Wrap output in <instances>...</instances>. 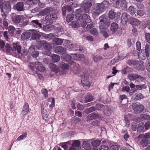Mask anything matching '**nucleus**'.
Masks as SVG:
<instances>
[{"instance_id": "obj_24", "label": "nucleus", "mask_w": 150, "mask_h": 150, "mask_svg": "<svg viewBox=\"0 0 150 150\" xmlns=\"http://www.w3.org/2000/svg\"><path fill=\"white\" fill-rule=\"evenodd\" d=\"M81 21H83V22L89 23L91 22V20L90 19V16L88 15L87 14H85L83 15L82 17V20Z\"/></svg>"}, {"instance_id": "obj_30", "label": "nucleus", "mask_w": 150, "mask_h": 150, "mask_svg": "<svg viewBox=\"0 0 150 150\" xmlns=\"http://www.w3.org/2000/svg\"><path fill=\"white\" fill-rule=\"evenodd\" d=\"M73 71L74 73L76 74H78L80 72V69L79 64H75L74 67Z\"/></svg>"}, {"instance_id": "obj_61", "label": "nucleus", "mask_w": 150, "mask_h": 150, "mask_svg": "<svg viewBox=\"0 0 150 150\" xmlns=\"http://www.w3.org/2000/svg\"><path fill=\"white\" fill-rule=\"evenodd\" d=\"M80 142L78 140H75L73 143L72 146H73L74 147H78L80 145Z\"/></svg>"}, {"instance_id": "obj_13", "label": "nucleus", "mask_w": 150, "mask_h": 150, "mask_svg": "<svg viewBox=\"0 0 150 150\" xmlns=\"http://www.w3.org/2000/svg\"><path fill=\"white\" fill-rule=\"evenodd\" d=\"M132 107L134 112L136 113H139L144 109V107L142 105H134L132 106Z\"/></svg>"}, {"instance_id": "obj_42", "label": "nucleus", "mask_w": 150, "mask_h": 150, "mask_svg": "<svg viewBox=\"0 0 150 150\" xmlns=\"http://www.w3.org/2000/svg\"><path fill=\"white\" fill-rule=\"evenodd\" d=\"M41 37L40 34L38 33H33L32 35L31 38L33 40H36L40 38Z\"/></svg>"}, {"instance_id": "obj_11", "label": "nucleus", "mask_w": 150, "mask_h": 150, "mask_svg": "<svg viewBox=\"0 0 150 150\" xmlns=\"http://www.w3.org/2000/svg\"><path fill=\"white\" fill-rule=\"evenodd\" d=\"M37 47L33 46L30 47L28 49L29 53L34 58L37 57L39 55V52L37 51Z\"/></svg>"}, {"instance_id": "obj_41", "label": "nucleus", "mask_w": 150, "mask_h": 150, "mask_svg": "<svg viewBox=\"0 0 150 150\" xmlns=\"http://www.w3.org/2000/svg\"><path fill=\"white\" fill-rule=\"evenodd\" d=\"M71 56L69 55L66 54L63 56V58L64 61L68 62L71 60Z\"/></svg>"}, {"instance_id": "obj_44", "label": "nucleus", "mask_w": 150, "mask_h": 150, "mask_svg": "<svg viewBox=\"0 0 150 150\" xmlns=\"http://www.w3.org/2000/svg\"><path fill=\"white\" fill-rule=\"evenodd\" d=\"M95 108L94 107H91L90 108L86 109L84 110V112L87 114H88L91 112L95 110Z\"/></svg>"}, {"instance_id": "obj_6", "label": "nucleus", "mask_w": 150, "mask_h": 150, "mask_svg": "<svg viewBox=\"0 0 150 150\" xmlns=\"http://www.w3.org/2000/svg\"><path fill=\"white\" fill-rule=\"evenodd\" d=\"M33 70L36 69L40 72H44L45 68L43 66V65L40 62H36L33 63L30 65Z\"/></svg>"}, {"instance_id": "obj_31", "label": "nucleus", "mask_w": 150, "mask_h": 150, "mask_svg": "<svg viewBox=\"0 0 150 150\" xmlns=\"http://www.w3.org/2000/svg\"><path fill=\"white\" fill-rule=\"evenodd\" d=\"M51 57L53 62H58L60 59V57L59 56L54 54H52L51 55Z\"/></svg>"}, {"instance_id": "obj_43", "label": "nucleus", "mask_w": 150, "mask_h": 150, "mask_svg": "<svg viewBox=\"0 0 150 150\" xmlns=\"http://www.w3.org/2000/svg\"><path fill=\"white\" fill-rule=\"evenodd\" d=\"M5 48L6 52L8 53H12V47L8 43H6L5 46Z\"/></svg>"}, {"instance_id": "obj_12", "label": "nucleus", "mask_w": 150, "mask_h": 150, "mask_svg": "<svg viewBox=\"0 0 150 150\" xmlns=\"http://www.w3.org/2000/svg\"><path fill=\"white\" fill-rule=\"evenodd\" d=\"M24 18L23 16L18 15L12 16L11 19L12 21L14 23L18 24L23 21Z\"/></svg>"}, {"instance_id": "obj_51", "label": "nucleus", "mask_w": 150, "mask_h": 150, "mask_svg": "<svg viewBox=\"0 0 150 150\" xmlns=\"http://www.w3.org/2000/svg\"><path fill=\"white\" fill-rule=\"evenodd\" d=\"M8 31L10 33L13 34L15 30V28L12 25H10L8 28Z\"/></svg>"}, {"instance_id": "obj_36", "label": "nucleus", "mask_w": 150, "mask_h": 150, "mask_svg": "<svg viewBox=\"0 0 150 150\" xmlns=\"http://www.w3.org/2000/svg\"><path fill=\"white\" fill-rule=\"evenodd\" d=\"M73 59L75 60H80L82 58V56L80 54H72V56Z\"/></svg>"}, {"instance_id": "obj_29", "label": "nucleus", "mask_w": 150, "mask_h": 150, "mask_svg": "<svg viewBox=\"0 0 150 150\" xmlns=\"http://www.w3.org/2000/svg\"><path fill=\"white\" fill-rule=\"evenodd\" d=\"M69 46H70V48H76V50H78L79 51H82L83 50V48L81 47H79V45H77L76 44L73 45V44L70 42H69Z\"/></svg>"}, {"instance_id": "obj_58", "label": "nucleus", "mask_w": 150, "mask_h": 150, "mask_svg": "<svg viewBox=\"0 0 150 150\" xmlns=\"http://www.w3.org/2000/svg\"><path fill=\"white\" fill-rule=\"evenodd\" d=\"M136 88L137 89L142 90V89L146 88V86L144 84H142L141 85H136Z\"/></svg>"}, {"instance_id": "obj_54", "label": "nucleus", "mask_w": 150, "mask_h": 150, "mask_svg": "<svg viewBox=\"0 0 150 150\" xmlns=\"http://www.w3.org/2000/svg\"><path fill=\"white\" fill-rule=\"evenodd\" d=\"M41 92L45 97H48V91L47 89L45 88L42 89L41 90Z\"/></svg>"}, {"instance_id": "obj_45", "label": "nucleus", "mask_w": 150, "mask_h": 150, "mask_svg": "<svg viewBox=\"0 0 150 150\" xmlns=\"http://www.w3.org/2000/svg\"><path fill=\"white\" fill-rule=\"evenodd\" d=\"M143 96L140 93H137L134 95V98L135 100H139L142 98Z\"/></svg>"}, {"instance_id": "obj_28", "label": "nucleus", "mask_w": 150, "mask_h": 150, "mask_svg": "<svg viewBox=\"0 0 150 150\" xmlns=\"http://www.w3.org/2000/svg\"><path fill=\"white\" fill-rule=\"evenodd\" d=\"M83 147L87 150H91L92 149V147L88 141H85L83 142Z\"/></svg>"}, {"instance_id": "obj_14", "label": "nucleus", "mask_w": 150, "mask_h": 150, "mask_svg": "<svg viewBox=\"0 0 150 150\" xmlns=\"http://www.w3.org/2000/svg\"><path fill=\"white\" fill-rule=\"evenodd\" d=\"M29 106L27 103H25L23 106L21 115L22 116L27 115L29 112Z\"/></svg>"}, {"instance_id": "obj_15", "label": "nucleus", "mask_w": 150, "mask_h": 150, "mask_svg": "<svg viewBox=\"0 0 150 150\" xmlns=\"http://www.w3.org/2000/svg\"><path fill=\"white\" fill-rule=\"evenodd\" d=\"M1 12L4 11L3 10L9 11L11 10V5L9 2L8 1H5L1 7Z\"/></svg>"}, {"instance_id": "obj_37", "label": "nucleus", "mask_w": 150, "mask_h": 150, "mask_svg": "<svg viewBox=\"0 0 150 150\" xmlns=\"http://www.w3.org/2000/svg\"><path fill=\"white\" fill-rule=\"evenodd\" d=\"M118 25L115 23H113L111 24L110 30L112 32L116 31L117 29Z\"/></svg>"}, {"instance_id": "obj_56", "label": "nucleus", "mask_w": 150, "mask_h": 150, "mask_svg": "<svg viewBox=\"0 0 150 150\" xmlns=\"http://www.w3.org/2000/svg\"><path fill=\"white\" fill-rule=\"evenodd\" d=\"M3 24L4 26L5 29L6 30L8 29V24L7 21V20L4 18L3 19Z\"/></svg>"}, {"instance_id": "obj_10", "label": "nucleus", "mask_w": 150, "mask_h": 150, "mask_svg": "<svg viewBox=\"0 0 150 150\" xmlns=\"http://www.w3.org/2000/svg\"><path fill=\"white\" fill-rule=\"evenodd\" d=\"M91 0H84L83 1V6L84 8V11L86 13L89 12V8L91 6Z\"/></svg>"}, {"instance_id": "obj_60", "label": "nucleus", "mask_w": 150, "mask_h": 150, "mask_svg": "<svg viewBox=\"0 0 150 150\" xmlns=\"http://www.w3.org/2000/svg\"><path fill=\"white\" fill-rule=\"evenodd\" d=\"M51 47V45L46 41L45 44L44 46L43 47L44 49L46 50H48L49 51Z\"/></svg>"}, {"instance_id": "obj_8", "label": "nucleus", "mask_w": 150, "mask_h": 150, "mask_svg": "<svg viewBox=\"0 0 150 150\" xmlns=\"http://www.w3.org/2000/svg\"><path fill=\"white\" fill-rule=\"evenodd\" d=\"M69 25L74 28H78L79 27H84L86 25V23L82 21L77 20L71 22Z\"/></svg>"}, {"instance_id": "obj_52", "label": "nucleus", "mask_w": 150, "mask_h": 150, "mask_svg": "<svg viewBox=\"0 0 150 150\" xmlns=\"http://www.w3.org/2000/svg\"><path fill=\"white\" fill-rule=\"evenodd\" d=\"M3 33V34L4 36V38L7 40L9 39V34L10 33L8 31H6L4 32H2Z\"/></svg>"}, {"instance_id": "obj_40", "label": "nucleus", "mask_w": 150, "mask_h": 150, "mask_svg": "<svg viewBox=\"0 0 150 150\" xmlns=\"http://www.w3.org/2000/svg\"><path fill=\"white\" fill-rule=\"evenodd\" d=\"M144 128V124L142 122H140L138 125L137 128V132H141Z\"/></svg>"}, {"instance_id": "obj_49", "label": "nucleus", "mask_w": 150, "mask_h": 150, "mask_svg": "<svg viewBox=\"0 0 150 150\" xmlns=\"http://www.w3.org/2000/svg\"><path fill=\"white\" fill-rule=\"evenodd\" d=\"M127 63L130 66L135 65L137 63L136 61L133 59L129 60H128Z\"/></svg>"}, {"instance_id": "obj_63", "label": "nucleus", "mask_w": 150, "mask_h": 150, "mask_svg": "<svg viewBox=\"0 0 150 150\" xmlns=\"http://www.w3.org/2000/svg\"><path fill=\"white\" fill-rule=\"evenodd\" d=\"M145 127V129L146 130H148L150 128V121H148L145 122L144 127Z\"/></svg>"}, {"instance_id": "obj_50", "label": "nucleus", "mask_w": 150, "mask_h": 150, "mask_svg": "<svg viewBox=\"0 0 150 150\" xmlns=\"http://www.w3.org/2000/svg\"><path fill=\"white\" fill-rule=\"evenodd\" d=\"M101 59V57L99 54H94L93 56V59L95 62H97Z\"/></svg>"}, {"instance_id": "obj_5", "label": "nucleus", "mask_w": 150, "mask_h": 150, "mask_svg": "<svg viewBox=\"0 0 150 150\" xmlns=\"http://www.w3.org/2000/svg\"><path fill=\"white\" fill-rule=\"evenodd\" d=\"M48 102L46 103V105L49 106L50 108H52L55 105L54 99L53 98H51L48 99ZM46 107L45 104L42 105L41 107V113L42 115H44L47 113L46 110L45 109Z\"/></svg>"}, {"instance_id": "obj_1", "label": "nucleus", "mask_w": 150, "mask_h": 150, "mask_svg": "<svg viewBox=\"0 0 150 150\" xmlns=\"http://www.w3.org/2000/svg\"><path fill=\"white\" fill-rule=\"evenodd\" d=\"M138 138L142 139L140 141V144L143 147L147 146L149 144L148 140H150V132L141 134L138 137Z\"/></svg>"}, {"instance_id": "obj_25", "label": "nucleus", "mask_w": 150, "mask_h": 150, "mask_svg": "<svg viewBox=\"0 0 150 150\" xmlns=\"http://www.w3.org/2000/svg\"><path fill=\"white\" fill-rule=\"evenodd\" d=\"M120 13H118L116 15V13L112 11H110L109 13V17L111 19H113L116 17L120 16Z\"/></svg>"}, {"instance_id": "obj_62", "label": "nucleus", "mask_w": 150, "mask_h": 150, "mask_svg": "<svg viewBox=\"0 0 150 150\" xmlns=\"http://www.w3.org/2000/svg\"><path fill=\"white\" fill-rule=\"evenodd\" d=\"M91 33L94 35H98V33L96 28H94L91 29L90 30Z\"/></svg>"}, {"instance_id": "obj_46", "label": "nucleus", "mask_w": 150, "mask_h": 150, "mask_svg": "<svg viewBox=\"0 0 150 150\" xmlns=\"http://www.w3.org/2000/svg\"><path fill=\"white\" fill-rule=\"evenodd\" d=\"M74 15L73 14H68L66 17L67 21L68 22H71L74 17Z\"/></svg>"}, {"instance_id": "obj_9", "label": "nucleus", "mask_w": 150, "mask_h": 150, "mask_svg": "<svg viewBox=\"0 0 150 150\" xmlns=\"http://www.w3.org/2000/svg\"><path fill=\"white\" fill-rule=\"evenodd\" d=\"M88 73H83L81 75V82L83 85L89 87L90 86V82L88 81Z\"/></svg>"}, {"instance_id": "obj_19", "label": "nucleus", "mask_w": 150, "mask_h": 150, "mask_svg": "<svg viewBox=\"0 0 150 150\" xmlns=\"http://www.w3.org/2000/svg\"><path fill=\"white\" fill-rule=\"evenodd\" d=\"M145 51H143L142 53L143 56L144 57H148L150 53V46L146 45L145 47Z\"/></svg>"}, {"instance_id": "obj_23", "label": "nucleus", "mask_w": 150, "mask_h": 150, "mask_svg": "<svg viewBox=\"0 0 150 150\" xmlns=\"http://www.w3.org/2000/svg\"><path fill=\"white\" fill-rule=\"evenodd\" d=\"M129 15L127 13H123L121 16V20L123 24H126L128 21L129 19Z\"/></svg>"}, {"instance_id": "obj_47", "label": "nucleus", "mask_w": 150, "mask_h": 150, "mask_svg": "<svg viewBox=\"0 0 150 150\" xmlns=\"http://www.w3.org/2000/svg\"><path fill=\"white\" fill-rule=\"evenodd\" d=\"M145 64L146 70L150 73V60H146Z\"/></svg>"}, {"instance_id": "obj_2", "label": "nucleus", "mask_w": 150, "mask_h": 150, "mask_svg": "<svg viewBox=\"0 0 150 150\" xmlns=\"http://www.w3.org/2000/svg\"><path fill=\"white\" fill-rule=\"evenodd\" d=\"M21 46L17 43H13L12 47V53L15 56L17 55L21 54L23 56H25L27 52L26 50H24L23 53L21 51Z\"/></svg>"}, {"instance_id": "obj_20", "label": "nucleus", "mask_w": 150, "mask_h": 150, "mask_svg": "<svg viewBox=\"0 0 150 150\" xmlns=\"http://www.w3.org/2000/svg\"><path fill=\"white\" fill-rule=\"evenodd\" d=\"M24 4L23 2H18L14 6L15 9L18 11H22L24 10Z\"/></svg>"}, {"instance_id": "obj_33", "label": "nucleus", "mask_w": 150, "mask_h": 150, "mask_svg": "<svg viewBox=\"0 0 150 150\" xmlns=\"http://www.w3.org/2000/svg\"><path fill=\"white\" fill-rule=\"evenodd\" d=\"M63 40L60 38H55L53 39V42L55 45H61L63 43Z\"/></svg>"}, {"instance_id": "obj_26", "label": "nucleus", "mask_w": 150, "mask_h": 150, "mask_svg": "<svg viewBox=\"0 0 150 150\" xmlns=\"http://www.w3.org/2000/svg\"><path fill=\"white\" fill-rule=\"evenodd\" d=\"M129 21L130 23L132 25H138L140 23V21L137 18H131Z\"/></svg>"}, {"instance_id": "obj_21", "label": "nucleus", "mask_w": 150, "mask_h": 150, "mask_svg": "<svg viewBox=\"0 0 150 150\" xmlns=\"http://www.w3.org/2000/svg\"><path fill=\"white\" fill-rule=\"evenodd\" d=\"M98 118V114L95 113H92L87 116L86 118V120L87 121L89 122L91 120L97 119Z\"/></svg>"}, {"instance_id": "obj_53", "label": "nucleus", "mask_w": 150, "mask_h": 150, "mask_svg": "<svg viewBox=\"0 0 150 150\" xmlns=\"http://www.w3.org/2000/svg\"><path fill=\"white\" fill-rule=\"evenodd\" d=\"M82 17V16L81 14L80 13H77L75 15V18L77 20L81 21Z\"/></svg>"}, {"instance_id": "obj_32", "label": "nucleus", "mask_w": 150, "mask_h": 150, "mask_svg": "<svg viewBox=\"0 0 150 150\" xmlns=\"http://www.w3.org/2000/svg\"><path fill=\"white\" fill-rule=\"evenodd\" d=\"M128 10L129 12L132 15L134 14L137 11L136 8L132 6H131L129 7Z\"/></svg>"}, {"instance_id": "obj_39", "label": "nucleus", "mask_w": 150, "mask_h": 150, "mask_svg": "<svg viewBox=\"0 0 150 150\" xmlns=\"http://www.w3.org/2000/svg\"><path fill=\"white\" fill-rule=\"evenodd\" d=\"M101 140H96L92 142L91 144L93 147H97L101 143Z\"/></svg>"}, {"instance_id": "obj_16", "label": "nucleus", "mask_w": 150, "mask_h": 150, "mask_svg": "<svg viewBox=\"0 0 150 150\" xmlns=\"http://www.w3.org/2000/svg\"><path fill=\"white\" fill-rule=\"evenodd\" d=\"M28 22L29 24L36 28H41L42 27V24L39 23L38 20H33L31 21L29 20Z\"/></svg>"}, {"instance_id": "obj_22", "label": "nucleus", "mask_w": 150, "mask_h": 150, "mask_svg": "<svg viewBox=\"0 0 150 150\" xmlns=\"http://www.w3.org/2000/svg\"><path fill=\"white\" fill-rule=\"evenodd\" d=\"M49 67L51 71L56 73L59 72V67L54 64H50Z\"/></svg>"}, {"instance_id": "obj_7", "label": "nucleus", "mask_w": 150, "mask_h": 150, "mask_svg": "<svg viewBox=\"0 0 150 150\" xmlns=\"http://www.w3.org/2000/svg\"><path fill=\"white\" fill-rule=\"evenodd\" d=\"M57 18V14L55 13H51L46 15L45 20L47 22L52 24Z\"/></svg>"}, {"instance_id": "obj_18", "label": "nucleus", "mask_w": 150, "mask_h": 150, "mask_svg": "<svg viewBox=\"0 0 150 150\" xmlns=\"http://www.w3.org/2000/svg\"><path fill=\"white\" fill-rule=\"evenodd\" d=\"M53 11V9L52 8L50 7H47L41 11L40 12V14L41 16H44Z\"/></svg>"}, {"instance_id": "obj_4", "label": "nucleus", "mask_w": 150, "mask_h": 150, "mask_svg": "<svg viewBox=\"0 0 150 150\" xmlns=\"http://www.w3.org/2000/svg\"><path fill=\"white\" fill-rule=\"evenodd\" d=\"M100 22H102L99 25V28L101 30H107L106 25L110 24L109 22L107 16L104 15H102L99 18Z\"/></svg>"}, {"instance_id": "obj_59", "label": "nucleus", "mask_w": 150, "mask_h": 150, "mask_svg": "<svg viewBox=\"0 0 150 150\" xmlns=\"http://www.w3.org/2000/svg\"><path fill=\"white\" fill-rule=\"evenodd\" d=\"M27 135V133H24L18 137L17 139V141H20L21 140L23 139V138H25L26 137Z\"/></svg>"}, {"instance_id": "obj_48", "label": "nucleus", "mask_w": 150, "mask_h": 150, "mask_svg": "<svg viewBox=\"0 0 150 150\" xmlns=\"http://www.w3.org/2000/svg\"><path fill=\"white\" fill-rule=\"evenodd\" d=\"M93 99V96L91 95H87L86 97L85 100L86 102H88L92 101Z\"/></svg>"}, {"instance_id": "obj_3", "label": "nucleus", "mask_w": 150, "mask_h": 150, "mask_svg": "<svg viewBox=\"0 0 150 150\" xmlns=\"http://www.w3.org/2000/svg\"><path fill=\"white\" fill-rule=\"evenodd\" d=\"M104 6L101 3L96 4L94 5L92 11V13L95 16H98L104 11Z\"/></svg>"}, {"instance_id": "obj_55", "label": "nucleus", "mask_w": 150, "mask_h": 150, "mask_svg": "<svg viewBox=\"0 0 150 150\" xmlns=\"http://www.w3.org/2000/svg\"><path fill=\"white\" fill-rule=\"evenodd\" d=\"M140 116L142 119H143L146 120H148L150 119L149 116L146 114H141L140 115Z\"/></svg>"}, {"instance_id": "obj_38", "label": "nucleus", "mask_w": 150, "mask_h": 150, "mask_svg": "<svg viewBox=\"0 0 150 150\" xmlns=\"http://www.w3.org/2000/svg\"><path fill=\"white\" fill-rule=\"evenodd\" d=\"M60 66L61 68L63 70H67L69 67V66L67 64L63 62L61 63Z\"/></svg>"}, {"instance_id": "obj_34", "label": "nucleus", "mask_w": 150, "mask_h": 150, "mask_svg": "<svg viewBox=\"0 0 150 150\" xmlns=\"http://www.w3.org/2000/svg\"><path fill=\"white\" fill-rule=\"evenodd\" d=\"M120 1L121 2L120 6L123 10H126L127 7V4L126 0H120Z\"/></svg>"}, {"instance_id": "obj_64", "label": "nucleus", "mask_w": 150, "mask_h": 150, "mask_svg": "<svg viewBox=\"0 0 150 150\" xmlns=\"http://www.w3.org/2000/svg\"><path fill=\"white\" fill-rule=\"evenodd\" d=\"M108 146L104 145H101L99 148L100 150H108Z\"/></svg>"}, {"instance_id": "obj_57", "label": "nucleus", "mask_w": 150, "mask_h": 150, "mask_svg": "<svg viewBox=\"0 0 150 150\" xmlns=\"http://www.w3.org/2000/svg\"><path fill=\"white\" fill-rule=\"evenodd\" d=\"M145 38L147 42L150 44V33H146L145 34Z\"/></svg>"}, {"instance_id": "obj_27", "label": "nucleus", "mask_w": 150, "mask_h": 150, "mask_svg": "<svg viewBox=\"0 0 150 150\" xmlns=\"http://www.w3.org/2000/svg\"><path fill=\"white\" fill-rule=\"evenodd\" d=\"M30 33L29 32H25L23 33L21 35V38L23 40H25L30 37Z\"/></svg>"}, {"instance_id": "obj_35", "label": "nucleus", "mask_w": 150, "mask_h": 150, "mask_svg": "<svg viewBox=\"0 0 150 150\" xmlns=\"http://www.w3.org/2000/svg\"><path fill=\"white\" fill-rule=\"evenodd\" d=\"M137 76H138L137 74H130L128 76V79L131 81L136 80Z\"/></svg>"}, {"instance_id": "obj_17", "label": "nucleus", "mask_w": 150, "mask_h": 150, "mask_svg": "<svg viewBox=\"0 0 150 150\" xmlns=\"http://www.w3.org/2000/svg\"><path fill=\"white\" fill-rule=\"evenodd\" d=\"M54 51L55 53L59 54H63L66 52V50L62 47L59 46L55 47Z\"/></svg>"}]
</instances>
